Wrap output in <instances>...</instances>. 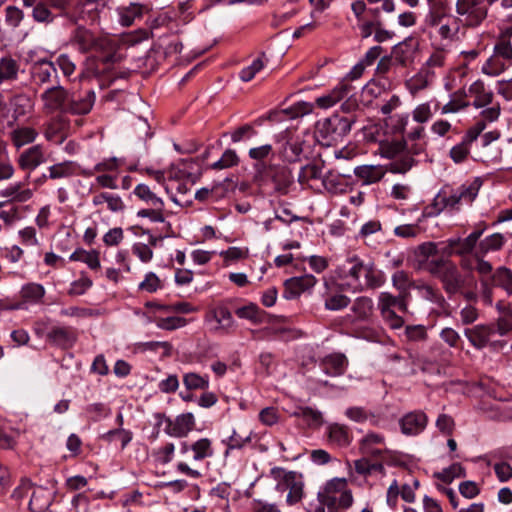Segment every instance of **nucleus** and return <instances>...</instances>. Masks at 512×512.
I'll return each mask as SVG.
<instances>
[{
  "mask_svg": "<svg viewBox=\"0 0 512 512\" xmlns=\"http://www.w3.org/2000/svg\"><path fill=\"white\" fill-rule=\"evenodd\" d=\"M475 270L479 275L480 300L484 305L491 306L493 304L495 288H500L508 296H512V270L510 268L499 266L494 269L489 261L479 259Z\"/></svg>",
  "mask_w": 512,
  "mask_h": 512,
  "instance_id": "nucleus-4",
  "label": "nucleus"
},
{
  "mask_svg": "<svg viewBox=\"0 0 512 512\" xmlns=\"http://www.w3.org/2000/svg\"><path fill=\"white\" fill-rule=\"evenodd\" d=\"M447 51L444 48L436 49L427 59L424 70L434 71L442 69L446 65Z\"/></svg>",
  "mask_w": 512,
  "mask_h": 512,
  "instance_id": "nucleus-58",
  "label": "nucleus"
},
{
  "mask_svg": "<svg viewBox=\"0 0 512 512\" xmlns=\"http://www.w3.org/2000/svg\"><path fill=\"white\" fill-rule=\"evenodd\" d=\"M489 326L495 328V334L504 336L512 331V313H505L500 316L495 322L490 323Z\"/></svg>",
  "mask_w": 512,
  "mask_h": 512,
  "instance_id": "nucleus-62",
  "label": "nucleus"
},
{
  "mask_svg": "<svg viewBox=\"0 0 512 512\" xmlns=\"http://www.w3.org/2000/svg\"><path fill=\"white\" fill-rule=\"evenodd\" d=\"M481 185L480 178H474L458 187L444 186L435 196L427 215L436 216L444 210L459 211L463 205H469L476 199Z\"/></svg>",
  "mask_w": 512,
  "mask_h": 512,
  "instance_id": "nucleus-2",
  "label": "nucleus"
},
{
  "mask_svg": "<svg viewBox=\"0 0 512 512\" xmlns=\"http://www.w3.org/2000/svg\"><path fill=\"white\" fill-rule=\"evenodd\" d=\"M195 427V418L191 412L183 413L171 419L167 435L176 438L186 437Z\"/></svg>",
  "mask_w": 512,
  "mask_h": 512,
  "instance_id": "nucleus-23",
  "label": "nucleus"
},
{
  "mask_svg": "<svg viewBox=\"0 0 512 512\" xmlns=\"http://www.w3.org/2000/svg\"><path fill=\"white\" fill-rule=\"evenodd\" d=\"M8 105L12 111V117L15 120L30 114L34 108L32 98L26 93H17L13 95L10 97Z\"/></svg>",
  "mask_w": 512,
  "mask_h": 512,
  "instance_id": "nucleus-29",
  "label": "nucleus"
},
{
  "mask_svg": "<svg viewBox=\"0 0 512 512\" xmlns=\"http://www.w3.org/2000/svg\"><path fill=\"white\" fill-rule=\"evenodd\" d=\"M49 493L43 489L33 492L29 501L30 512H45L49 505V498H45Z\"/></svg>",
  "mask_w": 512,
  "mask_h": 512,
  "instance_id": "nucleus-53",
  "label": "nucleus"
},
{
  "mask_svg": "<svg viewBox=\"0 0 512 512\" xmlns=\"http://www.w3.org/2000/svg\"><path fill=\"white\" fill-rule=\"evenodd\" d=\"M264 56H265V54L261 53V56L255 60H253L251 65L243 68L240 71L239 77L242 81L248 82V81L252 80L254 78V76L256 75V73H258L260 70H262V68L264 67V62L262 60V57H264Z\"/></svg>",
  "mask_w": 512,
  "mask_h": 512,
  "instance_id": "nucleus-60",
  "label": "nucleus"
},
{
  "mask_svg": "<svg viewBox=\"0 0 512 512\" xmlns=\"http://www.w3.org/2000/svg\"><path fill=\"white\" fill-rule=\"evenodd\" d=\"M117 43L109 36H96L93 50L98 53H102V62L104 64L114 63L118 60L116 54Z\"/></svg>",
  "mask_w": 512,
  "mask_h": 512,
  "instance_id": "nucleus-28",
  "label": "nucleus"
},
{
  "mask_svg": "<svg viewBox=\"0 0 512 512\" xmlns=\"http://www.w3.org/2000/svg\"><path fill=\"white\" fill-rule=\"evenodd\" d=\"M313 110V104L310 102L300 101L292 105L291 107L284 109L282 113L286 114L290 118H296L309 114Z\"/></svg>",
  "mask_w": 512,
  "mask_h": 512,
  "instance_id": "nucleus-64",
  "label": "nucleus"
},
{
  "mask_svg": "<svg viewBox=\"0 0 512 512\" xmlns=\"http://www.w3.org/2000/svg\"><path fill=\"white\" fill-rule=\"evenodd\" d=\"M37 136L36 129L30 126H17L9 132V139L16 149L32 144Z\"/></svg>",
  "mask_w": 512,
  "mask_h": 512,
  "instance_id": "nucleus-30",
  "label": "nucleus"
},
{
  "mask_svg": "<svg viewBox=\"0 0 512 512\" xmlns=\"http://www.w3.org/2000/svg\"><path fill=\"white\" fill-rule=\"evenodd\" d=\"M466 92L464 90H458L455 92L450 101L442 106V114L456 113L460 110L467 108L470 103L466 100Z\"/></svg>",
  "mask_w": 512,
  "mask_h": 512,
  "instance_id": "nucleus-41",
  "label": "nucleus"
},
{
  "mask_svg": "<svg viewBox=\"0 0 512 512\" xmlns=\"http://www.w3.org/2000/svg\"><path fill=\"white\" fill-rule=\"evenodd\" d=\"M428 423L427 415L422 411L405 414L400 420L401 432L406 436H416L424 431Z\"/></svg>",
  "mask_w": 512,
  "mask_h": 512,
  "instance_id": "nucleus-18",
  "label": "nucleus"
},
{
  "mask_svg": "<svg viewBox=\"0 0 512 512\" xmlns=\"http://www.w3.org/2000/svg\"><path fill=\"white\" fill-rule=\"evenodd\" d=\"M414 164L415 160L411 155L402 153L388 165L387 170L395 174H404L409 171Z\"/></svg>",
  "mask_w": 512,
  "mask_h": 512,
  "instance_id": "nucleus-47",
  "label": "nucleus"
},
{
  "mask_svg": "<svg viewBox=\"0 0 512 512\" xmlns=\"http://www.w3.org/2000/svg\"><path fill=\"white\" fill-rule=\"evenodd\" d=\"M193 451V459L195 461H201L205 458L213 455L212 442L208 438H201L191 445Z\"/></svg>",
  "mask_w": 512,
  "mask_h": 512,
  "instance_id": "nucleus-48",
  "label": "nucleus"
},
{
  "mask_svg": "<svg viewBox=\"0 0 512 512\" xmlns=\"http://www.w3.org/2000/svg\"><path fill=\"white\" fill-rule=\"evenodd\" d=\"M206 322L213 332L219 334H228L235 324L231 312L223 305L211 308L206 315Z\"/></svg>",
  "mask_w": 512,
  "mask_h": 512,
  "instance_id": "nucleus-16",
  "label": "nucleus"
},
{
  "mask_svg": "<svg viewBox=\"0 0 512 512\" xmlns=\"http://www.w3.org/2000/svg\"><path fill=\"white\" fill-rule=\"evenodd\" d=\"M325 286L328 290L324 303L327 310H342L350 304V298L342 293L333 292L332 286L329 282H325Z\"/></svg>",
  "mask_w": 512,
  "mask_h": 512,
  "instance_id": "nucleus-37",
  "label": "nucleus"
},
{
  "mask_svg": "<svg viewBox=\"0 0 512 512\" xmlns=\"http://www.w3.org/2000/svg\"><path fill=\"white\" fill-rule=\"evenodd\" d=\"M49 160V155L42 144H35L23 150L17 157L18 167L28 176Z\"/></svg>",
  "mask_w": 512,
  "mask_h": 512,
  "instance_id": "nucleus-12",
  "label": "nucleus"
},
{
  "mask_svg": "<svg viewBox=\"0 0 512 512\" xmlns=\"http://www.w3.org/2000/svg\"><path fill=\"white\" fill-rule=\"evenodd\" d=\"M24 19L23 11L16 7L9 5L5 8V23L11 28H17Z\"/></svg>",
  "mask_w": 512,
  "mask_h": 512,
  "instance_id": "nucleus-61",
  "label": "nucleus"
},
{
  "mask_svg": "<svg viewBox=\"0 0 512 512\" xmlns=\"http://www.w3.org/2000/svg\"><path fill=\"white\" fill-rule=\"evenodd\" d=\"M183 384L187 390H205L209 387L208 375H200L194 372L183 375Z\"/></svg>",
  "mask_w": 512,
  "mask_h": 512,
  "instance_id": "nucleus-45",
  "label": "nucleus"
},
{
  "mask_svg": "<svg viewBox=\"0 0 512 512\" xmlns=\"http://www.w3.org/2000/svg\"><path fill=\"white\" fill-rule=\"evenodd\" d=\"M352 89L353 86L350 83L340 81L328 95L322 96V108H328L335 105L347 96Z\"/></svg>",
  "mask_w": 512,
  "mask_h": 512,
  "instance_id": "nucleus-39",
  "label": "nucleus"
},
{
  "mask_svg": "<svg viewBox=\"0 0 512 512\" xmlns=\"http://www.w3.org/2000/svg\"><path fill=\"white\" fill-rule=\"evenodd\" d=\"M435 76L434 71L422 69L419 73L413 76L408 82L407 86L412 94H415L421 90L426 89Z\"/></svg>",
  "mask_w": 512,
  "mask_h": 512,
  "instance_id": "nucleus-40",
  "label": "nucleus"
},
{
  "mask_svg": "<svg viewBox=\"0 0 512 512\" xmlns=\"http://www.w3.org/2000/svg\"><path fill=\"white\" fill-rule=\"evenodd\" d=\"M322 184L329 193L341 194L348 189V178L342 174L328 172L322 179Z\"/></svg>",
  "mask_w": 512,
  "mask_h": 512,
  "instance_id": "nucleus-34",
  "label": "nucleus"
},
{
  "mask_svg": "<svg viewBox=\"0 0 512 512\" xmlns=\"http://www.w3.org/2000/svg\"><path fill=\"white\" fill-rule=\"evenodd\" d=\"M353 502L351 492L347 489V482L343 478H337L327 483L322 492V506L328 509H348ZM324 512V507H322Z\"/></svg>",
  "mask_w": 512,
  "mask_h": 512,
  "instance_id": "nucleus-7",
  "label": "nucleus"
},
{
  "mask_svg": "<svg viewBox=\"0 0 512 512\" xmlns=\"http://www.w3.org/2000/svg\"><path fill=\"white\" fill-rule=\"evenodd\" d=\"M30 75L33 84L36 86L48 84L52 86L59 83L57 69L52 64V60L49 59H39L34 62L30 68Z\"/></svg>",
  "mask_w": 512,
  "mask_h": 512,
  "instance_id": "nucleus-14",
  "label": "nucleus"
},
{
  "mask_svg": "<svg viewBox=\"0 0 512 512\" xmlns=\"http://www.w3.org/2000/svg\"><path fill=\"white\" fill-rule=\"evenodd\" d=\"M77 164L74 161L66 160L50 165L47 168L50 180H59L72 177L76 174Z\"/></svg>",
  "mask_w": 512,
  "mask_h": 512,
  "instance_id": "nucleus-35",
  "label": "nucleus"
},
{
  "mask_svg": "<svg viewBox=\"0 0 512 512\" xmlns=\"http://www.w3.org/2000/svg\"><path fill=\"white\" fill-rule=\"evenodd\" d=\"M252 431L234 430L226 444L228 449H241L251 441Z\"/></svg>",
  "mask_w": 512,
  "mask_h": 512,
  "instance_id": "nucleus-57",
  "label": "nucleus"
},
{
  "mask_svg": "<svg viewBox=\"0 0 512 512\" xmlns=\"http://www.w3.org/2000/svg\"><path fill=\"white\" fill-rule=\"evenodd\" d=\"M20 62L10 54L0 57V85L12 83L19 78Z\"/></svg>",
  "mask_w": 512,
  "mask_h": 512,
  "instance_id": "nucleus-27",
  "label": "nucleus"
},
{
  "mask_svg": "<svg viewBox=\"0 0 512 512\" xmlns=\"http://www.w3.org/2000/svg\"><path fill=\"white\" fill-rule=\"evenodd\" d=\"M236 315L239 318L247 319L254 324H258L263 321L264 311H262L256 304L251 303L238 308L236 310Z\"/></svg>",
  "mask_w": 512,
  "mask_h": 512,
  "instance_id": "nucleus-51",
  "label": "nucleus"
},
{
  "mask_svg": "<svg viewBox=\"0 0 512 512\" xmlns=\"http://www.w3.org/2000/svg\"><path fill=\"white\" fill-rule=\"evenodd\" d=\"M272 182L277 192L286 194L289 186L292 184V177L286 168H281L274 173Z\"/></svg>",
  "mask_w": 512,
  "mask_h": 512,
  "instance_id": "nucleus-52",
  "label": "nucleus"
},
{
  "mask_svg": "<svg viewBox=\"0 0 512 512\" xmlns=\"http://www.w3.org/2000/svg\"><path fill=\"white\" fill-rule=\"evenodd\" d=\"M96 35L83 26H78L72 33L71 42L77 46L82 53L93 50Z\"/></svg>",
  "mask_w": 512,
  "mask_h": 512,
  "instance_id": "nucleus-31",
  "label": "nucleus"
},
{
  "mask_svg": "<svg viewBox=\"0 0 512 512\" xmlns=\"http://www.w3.org/2000/svg\"><path fill=\"white\" fill-rule=\"evenodd\" d=\"M352 125V120L338 113L325 118L322 125V147H330L346 136Z\"/></svg>",
  "mask_w": 512,
  "mask_h": 512,
  "instance_id": "nucleus-9",
  "label": "nucleus"
},
{
  "mask_svg": "<svg viewBox=\"0 0 512 512\" xmlns=\"http://www.w3.org/2000/svg\"><path fill=\"white\" fill-rule=\"evenodd\" d=\"M336 273L340 279H349L348 284L358 291L377 289L385 283L384 273L374 263L364 262L358 256L347 258Z\"/></svg>",
  "mask_w": 512,
  "mask_h": 512,
  "instance_id": "nucleus-1",
  "label": "nucleus"
},
{
  "mask_svg": "<svg viewBox=\"0 0 512 512\" xmlns=\"http://www.w3.org/2000/svg\"><path fill=\"white\" fill-rule=\"evenodd\" d=\"M239 158L234 150L227 149L221 158L211 165L212 169L222 170L238 164Z\"/></svg>",
  "mask_w": 512,
  "mask_h": 512,
  "instance_id": "nucleus-59",
  "label": "nucleus"
},
{
  "mask_svg": "<svg viewBox=\"0 0 512 512\" xmlns=\"http://www.w3.org/2000/svg\"><path fill=\"white\" fill-rule=\"evenodd\" d=\"M347 367V359L345 355L336 353L326 356L322 359V370L331 376H339L344 374Z\"/></svg>",
  "mask_w": 512,
  "mask_h": 512,
  "instance_id": "nucleus-33",
  "label": "nucleus"
},
{
  "mask_svg": "<svg viewBox=\"0 0 512 512\" xmlns=\"http://www.w3.org/2000/svg\"><path fill=\"white\" fill-rule=\"evenodd\" d=\"M379 149L382 157L394 159L403 153L405 143L403 141L383 142Z\"/></svg>",
  "mask_w": 512,
  "mask_h": 512,
  "instance_id": "nucleus-56",
  "label": "nucleus"
},
{
  "mask_svg": "<svg viewBox=\"0 0 512 512\" xmlns=\"http://www.w3.org/2000/svg\"><path fill=\"white\" fill-rule=\"evenodd\" d=\"M348 428L344 425L333 424L328 428V440L337 446H346L350 443Z\"/></svg>",
  "mask_w": 512,
  "mask_h": 512,
  "instance_id": "nucleus-42",
  "label": "nucleus"
},
{
  "mask_svg": "<svg viewBox=\"0 0 512 512\" xmlns=\"http://www.w3.org/2000/svg\"><path fill=\"white\" fill-rule=\"evenodd\" d=\"M392 285L395 289L399 291V295H405V299H407V295L411 288L415 289L416 282L412 281L409 277L408 273L403 270H399L392 275Z\"/></svg>",
  "mask_w": 512,
  "mask_h": 512,
  "instance_id": "nucleus-43",
  "label": "nucleus"
},
{
  "mask_svg": "<svg viewBox=\"0 0 512 512\" xmlns=\"http://www.w3.org/2000/svg\"><path fill=\"white\" fill-rule=\"evenodd\" d=\"M501 106L495 103L493 106L487 107L480 112L482 120L477 121L465 134L463 140L470 145L478 138L482 131L486 128V122H495L499 119Z\"/></svg>",
  "mask_w": 512,
  "mask_h": 512,
  "instance_id": "nucleus-17",
  "label": "nucleus"
},
{
  "mask_svg": "<svg viewBox=\"0 0 512 512\" xmlns=\"http://www.w3.org/2000/svg\"><path fill=\"white\" fill-rule=\"evenodd\" d=\"M427 270L438 278L449 295L458 293L464 286V278L457 266L450 260L439 258L427 263Z\"/></svg>",
  "mask_w": 512,
  "mask_h": 512,
  "instance_id": "nucleus-5",
  "label": "nucleus"
},
{
  "mask_svg": "<svg viewBox=\"0 0 512 512\" xmlns=\"http://www.w3.org/2000/svg\"><path fill=\"white\" fill-rule=\"evenodd\" d=\"M317 283V279L313 275H304L301 277H293L284 283V298L290 300L299 297L302 293L313 288Z\"/></svg>",
  "mask_w": 512,
  "mask_h": 512,
  "instance_id": "nucleus-19",
  "label": "nucleus"
},
{
  "mask_svg": "<svg viewBox=\"0 0 512 512\" xmlns=\"http://www.w3.org/2000/svg\"><path fill=\"white\" fill-rule=\"evenodd\" d=\"M283 489H288L287 503L293 505L299 502L303 496V482L301 477L293 471L284 473L283 481L279 484Z\"/></svg>",
  "mask_w": 512,
  "mask_h": 512,
  "instance_id": "nucleus-21",
  "label": "nucleus"
},
{
  "mask_svg": "<svg viewBox=\"0 0 512 512\" xmlns=\"http://www.w3.org/2000/svg\"><path fill=\"white\" fill-rule=\"evenodd\" d=\"M378 309L383 320L392 329H399L403 326L404 320L396 313L407 312L408 304L405 295H393L389 292H381L378 296Z\"/></svg>",
  "mask_w": 512,
  "mask_h": 512,
  "instance_id": "nucleus-6",
  "label": "nucleus"
},
{
  "mask_svg": "<svg viewBox=\"0 0 512 512\" xmlns=\"http://www.w3.org/2000/svg\"><path fill=\"white\" fill-rule=\"evenodd\" d=\"M133 193L136 197L150 206H164V201L146 184H138L134 188Z\"/></svg>",
  "mask_w": 512,
  "mask_h": 512,
  "instance_id": "nucleus-44",
  "label": "nucleus"
},
{
  "mask_svg": "<svg viewBox=\"0 0 512 512\" xmlns=\"http://www.w3.org/2000/svg\"><path fill=\"white\" fill-rule=\"evenodd\" d=\"M468 93L473 97L472 105L476 109L485 108L489 105L493 106L494 93L488 89L485 83L481 80L473 82L469 88Z\"/></svg>",
  "mask_w": 512,
  "mask_h": 512,
  "instance_id": "nucleus-24",
  "label": "nucleus"
},
{
  "mask_svg": "<svg viewBox=\"0 0 512 512\" xmlns=\"http://www.w3.org/2000/svg\"><path fill=\"white\" fill-rule=\"evenodd\" d=\"M485 229L486 226L483 224L482 227L476 228L465 238L455 237L447 239L446 241L442 242L443 247L441 248V253L446 256L471 255L476 251L478 247L477 243Z\"/></svg>",
  "mask_w": 512,
  "mask_h": 512,
  "instance_id": "nucleus-8",
  "label": "nucleus"
},
{
  "mask_svg": "<svg viewBox=\"0 0 512 512\" xmlns=\"http://www.w3.org/2000/svg\"><path fill=\"white\" fill-rule=\"evenodd\" d=\"M506 68L507 62L500 59L499 57L492 55L482 65L481 71L485 75L496 77L503 73Z\"/></svg>",
  "mask_w": 512,
  "mask_h": 512,
  "instance_id": "nucleus-46",
  "label": "nucleus"
},
{
  "mask_svg": "<svg viewBox=\"0 0 512 512\" xmlns=\"http://www.w3.org/2000/svg\"><path fill=\"white\" fill-rule=\"evenodd\" d=\"M373 301L369 297L361 296L355 299L351 311L355 315V320H368L373 314Z\"/></svg>",
  "mask_w": 512,
  "mask_h": 512,
  "instance_id": "nucleus-38",
  "label": "nucleus"
},
{
  "mask_svg": "<svg viewBox=\"0 0 512 512\" xmlns=\"http://www.w3.org/2000/svg\"><path fill=\"white\" fill-rule=\"evenodd\" d=\"M464 475L465 469L460 463H453L450 467L444 469L440 473H437V477L445 483H450L454 478L462 477Z\"/></svg>",
  "mask_w": 512,
  "mask_h": 512,
  "instance_id": "nucleus-63",
  "label": "nucleus"
},
{
  "mask_svg": "<svg viewBox=\"0 0 512 512\" xmlns=\"http://www.w3.org/2000/svg\"><path fill=\"white\" fill-rule=\"evenodd\" d=\"M50 5L47 0H42L32 9V18L35 22L50 24L54 21L55 15L49 9Z\"/></svg>",
  "mask_w": 512,
  "mask_h": 512,
  "instance_id": "nucleus-49",
  "label": "nucleus"
},
{
  "mask_svg": "<svg viewBox=\"0 0 512 512\" xmlns=\"http://www.w3.org/2000/svg\"><path fill=\"white\" fill-rule=\"evenodd\" d=\"M464 335L470 344L478 350L484 349L487 346H490L493 350H500L506 344L502 340H492L495 335V328L489 326V324H479L472 328H466Z\"/></svg>",
  "mask_w": 512,
  "mask_h": 512,
  "instance_id": "nucleus-11",
  "label": "nucleus"
},
{
  "mask_svg": "<svg viewBox=\"0 0 512 512\" xmlns=\"http://www.w3.org/2000/svg\"><path fill=\"white\" fill-rule=\"evenodd\" d=\"M387 171V168L382 165H361L353 170L355 176L363 185L378 183L383 179Z\"/></svg>",
  "mask_w": 512,
  "mask_h": 512,
  "instance_id": "nucleus-26",
  "label": "nucleus"
},
{
  "mask_svg": "<svg viewBox=\"0 0 512 512\" xmlns=\"http://www.w3.org/2000/svg\"><path fill=\"white\" fill-rule=\"evenodd\" d=\"M320 176V171L317 165L309 164L303 167L299 173V182L302 185H307L309 188H316V182Z\"/></svg>",
  "mask_w": 512,
  "mask_h": 512,
  "instance_id": "nucleus-50",
  "label": "nucleus"
},
{
  "mask_svg": "<svg viewBox=\"0 0 512 512\" xmlns=\"http://www.w3.org/2000/svg\"><path fill=\"white\" fill-rule=\"evenodd\" d=\"M424 24L431 38L434 36L442 42L451 43L458 39L460 18L451 13L446 0L434 2L425 15Z\"/></svg>",
  "mask_w": 512,
  "mask_h": 512,
  "instance_id": "nucleus-3",
  "label": "nucleus"
},
{
  "mask_svg": "<svg viewBox=\"0 0 512 512\" xmlns=\"http://www.w3.org/2000/svg\"><path fill=\"white\" fill-rule=\"evenodd\" d=\"M68 97V90L61 86L59 83L48 87L40 95V99L43 103V109L48 113H53L59 110L65 112Z\"/></svg>",
  "mask_w": 512,
  "mask_h": 512,
  "instance_id": "nucleus-15",
  "label": "nucleus"
},
{
  "mask_svg": "<svg viewBox=\"0 0 512 512\" xmlns=\"http://www.w3.org/2000/svg\"><path fill=\"white\" fill-rule=\"evenodd\" d=\"M505 243L506 238L501 233H493L480 240L475 251L476 265H478L479 259H484L488 253L500 251Z\"/></svg>",
  "mask_w": 512,
  "mask_h": 512,
  "instance_id": "nucleus-25",
  "label": "nucleus"
},
{
  "mask_svg": "<svg viewBox=\"0 0 512 512\" xmlns=\"http://www.w3.org/2000/svg\"><path fill=\"white\" fill-rule=\"evenodd\" d=\"M34 195L32 189L25 187L21 182L9 185L1 191V196L8 198L11 202L24 203L29 201Z\"/></svg>",
  "mask_w": 512,
  "mask_h": 512,
  "instance_id": "nucleus-32",
  "label": "nucleus"
},
{
  "mask_svg": "<svg viewBox=\"0 0 512 512\" xmlns=\"http://www.w3.org/2000/svg\"><path fill=\"white\" fill-rule=\"evenodd\" d=\"M45 293L44 286L34 282L23 285L20 290L21 299L30 304L41 303Z\"/></svg>",
  "mask_w": 512,
  "mask_h": 512,
  "instance_id": "nucleus-36",
  "label": "nucleus"
},
{
  "mask_svg": "<svg viewBox=\"0 0 512 512\" xmlns=\"http://www.w3.org/2000/svg\"><path fill=\"white\" fill-rule=\"evenodd\" d=\"M47 340L57 347L69 349L75 344L77 333L71 327H53L47 333Z\"/></svg>",
  "mask_w": 512,
  "mask_h": 512,
  "instance_id": "nucleus-22",
  "label": "nucleus"
},
{
  "mask_svg": "<svg viewBox=\"0 0 512 512\" xmlns=\"http://www.w3.org/2000/svg\"><path fill=\"white\" fill-rule=\"evenodd\" d=\"M96 101V94L92 89L69 93L65 112L73 115H87L91 112Z\"/></svg>",
  "mask_w": 512,
  "mask_h": 512,
  "instance_id": "nucleus-13",
  "label": "nucleus"
},
{
  "mask_svg": "<svg viewBox=\"0 0 512 512\" xmlns=\"http://www.w3.org/2000/svg\"><path fill=\"white\" fill-rule=\"evenodd\" d=\"M485 0H456V13L467 27H477L487 17Z\"/></svg>",
  "mask_w": 512,
  "mask_h": 512,
  "instance_id": "nucleus-10",
  "label": "nucleus"
},
{
  "mask_svg": "<svg viewBox=\"0 0 512 512\" xmlns=\"http://www.w3.org/2000/svg\"><path fill=\"white\" fill-rule=\"evenodd\" d=\"M52 64L56 69L58 67L66 78H70L76 70V64L72 60L71 56L66 53H62L55 57V59L52 60Z\"/></svg>",
  "mask_w": 512,
  "mask_h": 512,
  "instance_id": "nucleus-54",
  "label": "nucleus"
},
{
  "mask_svg": "<svg viewBox=\"0 0 512 512\" xmlns=\"http://www.w3.org/2000/svg\"><path fill=\"white\" fill-rule=\"evenodd\" d=\"M415 289L419 290L421 296L439 306L445 303L443 295L435 288L424 283H417Z\"/></svg>",
  "mask_w": 512,
  "mask_h": 512,
  "instance_id": "nucleus-55",
  "label": "nucleus"
},
{
  "mask_svg": "<svg viewBox=\"0 0 512 512\" xmlns=\"http://www.w3.org/2000/svg\"><path fill=\"white\" fill-rule=\"evenodd\" d=\"M148 11L146 5L132 2L117 8L118 21L122 26L129 27L141 20Z\"/></svg>",
  "mask_w": 512,
  "mask_h": 512,
  "instance_id": "nucleus-20",
  "label": "nucleus"
}]
</instances>
